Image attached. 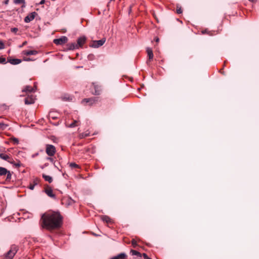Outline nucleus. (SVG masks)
Returning <instances> with one entry per match:
<instances>
[{
  "label": "nucleus",
  "mask_w": 259,
  "mask_h": 259,
  "mask_svg": "<svg viewBox=\"0 0 259 259\" xmlns=\"http://www.w3.org/2000/svg\"><path fill=\"white\" fill-rule=\"evenodd\" d=\"M42 227L48 230H53L60 227L62 218L58 212L49 211L41 217Z\"/></svg>",
  "instance_id": "obj_1"
},
{
  "label": "nucleus",
  "mask_w": 259,
  "mask_h": 259,
  "mask_svg": "<svg viewBox=\"0 0 259 259\" xmlns=\"http://www.w3.org/2000/svg\"><path fill=\"white\" fill-rule=\"evenodd\" d=\"M17 251V246L15 245L11 246L10 249L6 253L5 257L7 259H12Z\"/></svg>",
  "instance_id": "obj_2"
},
{
  "label": "nucleus",
  "mask_w": 259,
  "mask_h": 259,
  "mask_svg": "<svg viewBox=\"0 0 259 259\" xmlns=\"http://www.w3.org/2000/svg\"><path fill=\"white\" fill-rule=\"evenodd\" d=\"M46 152L49 156H53L56 153V150L55 147L53 145H46Z\"/></svg>",
  "instance_id": "obj_3"
},
{
  "label": "nucleus",
  "mask_w": 259,
  "mask_h": 259,
  "mask_svg": "<svg viewBox=\"0 0 259 259\" xmlns=\"http://www.w3.org/2000/svg\"><path fill=\"white\" fill-rule=\"evenodd\" d=\"M98 99L99 98L98 97H93L91 98L84 99L81 101V103L84 105H91L97 103L98 101Z\"/></svg>",
  "instance_id": "obj_4"
},
{
  "label": "nucleus",
  "mask_w": 259,
  "mask_h": 259,
  "mask_svg": "<svg viewBox=\"0 0 259 259\" xmlns=\"http://www.w3.org/2000/svg\"><path fill=\"white\" fill-rule=\"evenodd\" d=\"M105 41L106 39L104 38L99 40H94L90 45V47L95 48H98L102 46L105 43Z\"/></svg>",
  "instance_id": "obj_5"
},
{
  "label": "nucleus",
  "mask_w": 259,
  "mask_h": 259,
  "mask_svg": "<svg viewBox=\"0 0 259 259\" xmlns=\"http://www.w3.org/2000/svg\"><path fill=\"white\" fill-rule=\"evenodd\" d=\"M68 38L67 37L63 36H62L61 38H58V39H55L54 40V42L56 45H61L63 44H64L67 42Z\"/></svg>",
  "instance_id": "obj_6"
},
{
  "label": "nucleus",
  "mask_w": 259,
  "mask_h": 259,
  "mask_svg": "<svg viewBox=\"0 0 259 259\" xmlns=\"http://www.w3.org/2000/svg\"><path fill=\"white\" fill-rule=\"evenodd\" d=\"M35 97L32 95H27V97L25 98L24 102L26 105H30L33 104L35 100Z\"/></svg>",
  "instance_id": "obj_7"
},
{
  "label": "nucleus",
  "mask_w": 259,
  "mask_h": 259,
  "mask_svg": "<svg viewBox=\"0 0 259 259\" xmlns=\"http://www.w3.org/2000/svg\"><path fill=\"white\" fill-rule=\"evenodd\" d=\"M61 99L65 102H71L73 101V97L67 94H62L60 97Z\"/></svg>",
  "instance_id": "obj_8"
},
{
  "label": "nucleus",
  "mask_w": 259,
  "mask_h": 259,
  "mask_svg": "<svg viewBox=\"0 0 259 259\" xmlns=\"http://www.w3.org/2000/svg\"><path fill=\"white\" fill-rule=\"evenodd\" d=\"M45 193L50 197L53 198L54 199H56V196L55 194H54L53 190L51 187H48L45 190Z\"/></svg>",
  "instance_id": "obj_9"
},
{
  "label": "nucleus",
  "mask_w": 259,
  "mask_h": 259,
  "mask_svg": "<svg viewBox=\"0 0 259 259\" xmlns=\"http://www.w3.org/2000/svg\"><path fill=\"white\" fill-rule=\"evenodd\" d=\"M37 15V13L35 12H32L27 15L24 19V21L26 23H29L32 21L35 17Z\"/></svg>",
  "instance_id": "obj_10"
},
{
  "label": "nucleus",
  "mask_w": 259,
  "mask_h": 259,
  "mask_svg": "<svg viewBox=\"0 0 259 259\" xmlns=\"http://www.w3.org/2000/svg\"><path fill=\"white\" fill-rule=\"evenodd\" d=\"M36 90V87L32 88L31 86L29 85H26L24 87V88L22 90L23 92H25L26 94L27 93H31L32 92H34Z\"/></svg>",
  "instance_id": "obj_11"
},
{
  "label": "nucleus",
  "mask_w": 259,
  "mask_h": 259,
  "mask_svg": "<svg viewBox=\"0 0 259 259\" xmlns=\"http://www.w3.org/2000/svg\"><path fill=\"white\" fill-rule=\"evenodd\" d=\"M39 179H38V178H35L33 180V182H32V183H30L28 188L30 189V190H33L34 188V187L36 185H37L39 183Z\"/></svg>",
  "instance_id": "obj_12"
},
{
  "label": "nucleus",
  "mask_w": 259,
  "mask_h": 259,
  "mask_svg": "<svg viewBox=\"0 0 259 259\" xmlns=\"http://www.w3.org/2000/svg\"><path fill=\"white\" fill-rule=\"evenodd\" d=\"M86 40V37L85 36H82L77 39V44L78 45V48L81 47L85 43Z\"/></svg>",
  "instance_id": "obj_13"
},
{
  "label": "nucleus",
  "mask_w": 259,
  "mask_h": 259,
  "mask_svg": "<svg viewBox=\"0 0 259 259\" xmlns=\"http://www.w3.org/2000/svg\"><path fill=\"white\" fill-rule=\"evenodd\" d=\"M147 53L148 54V60H147V63H149V62L153 59V51L151 48H148L147 49Z\"/></svg>",
  "instance_id": "obj_14"
},
{
  "label": "nucleus",
  "mask_w": 259,
  "mask_h": 259,
  "mask_svg": "<svg viewBox=\"0 0 259 259\" xmlns=\"http://www.w3.org/2000/svg\"><path fill=\"white\" fill-rule=\"evenodd\" d=\"M8 62L13 65H17L20 64L22 61L21 59H12L8 58Z\"/></svg>",
  "instance_id": "obj_15"
},
{
  "label": "nucleus",
  "mask_w": 259,
  "mask_h": 259,
  "mask_svg": "<svg viewBox=\"0 0 259 259\" xmlns=\"http://www.w3.org/2000/svg\"><path fill=\"white\" fill-rule=\"evenodd\" d=\"M37 51L35 50H25L23 51V54L27 56L35 55L37 54Z\"/></svg>",
  "instance_id": "obj_16"
},
{
  "label": "nucleus",
  "mask_w": 259,
  "mask_h": 259,
  "mask_svg": "<svg viewBox=\"0 0 259 259\" xmlns=\"http://www.w3.org/2000/svg\"><path fill=\"white\" fill-rule=\"evenodd\" d=\"M127 256L125 253H121L117 255L112 257L111 259H124Z\"/></svg>",
  "instance_id": "obj_17"
},
{
  "label": "nucleus",
  "mask_w": 259,
  "mask_h": 259,
  "mask_svg": "<svg viewBox=\"0 0 259 259\" xmlns=\"http://www.w3.org/2000/svg\"><path fill=\"white\" fill-rule=\"evenodd\" d=\"M6 176V179L5 181L6 183H10L12 179V172L8 170Z\"/></svg>",
  "instance_id": "obj_18"
},
{
  "label": "nucleus",
  "mask_w": 259,
  "mask_h": 259,
  "mask_svg": "<svg viewBox=\"0 0 259 259\" xmlns=\"http://www.w3.org/2000/svg\"><path fill=\"white\" fill-rule=\"evenodd\" d=\"M8 170L5 168V167H0V176H6V175L7 174V172H8Z\"/></svg>",
  "instance_id": "obj_19"
},
{
  "label": "nucleus",
  "mask_w": 259,
  "mask_h": 259,
  "mask_svg": "<svg viewBox=\"0 0 259 259\" xmlns=\"http://www.w3.org/2000/svg\"><path fill=\"white\" fill-rule=\"evenodd\" d=\"M42 177L45 180V181H48L50 183H52V181H53L52 178L51 176H48V175H46L45 174H43L42 175Z\"/></svg>",
  "instance_id": "obj_20"
},
{
  "label": "nucleus",
  "mask_w": 259,
  "mask_h": 259,
  "mask_svg": "<svg viewBox=\"0 0 259 259\" xmlns=\"http://www.w3.org/2000/svg\"><path fill=\"white\" fill-rule=\"evenodd\" d=\"M68 46L69 50H74L78 48V45L74 43L69 44Z\"/></svg>",
  "instance_id": "obj_21"
},
{
  "label": "nucleus",
  "mask_w": 259,
  "mask_h": 259,
  "mask_svg": "<svg viewBox=\"0 0 259 259\" xmlns=\"http://www.w3.org/2000/svg\"><path fill=\"white\" fill-rule=\"evenodd\" d=\"M0 158L9 161V159H10V157L7 155L3 153H0Z\"/></svg>",
  "instance_id": "obj_22"
},
{
  "label": "nucleus",
  "mask_w": 259,
  "mask_h": 259,
  "mask_svg": "<svg viewBox=\"0 0 259 259\" xmlns=\"http://www.w3.org/2000/svg\"><path fill=\"white\" fill-rule=\"evenodd\" d=\"M101 219L103 221L107 223L111 222V219L107 215H103L101 217Z\"/></svg>",
  "instance_id": "obj_23"
},
{
  "label": "nucleus",
  "mask_w": 259,
  "mask_h": 259,
  "mask_svg": "<svg viewBox=\"0 0 259 259\" xmlns=\"http://www.w3.org/2000/svg\"><path fill=\"white\" fill-rule=\"evenodd\" d=\"M101 93V90L99 89L97 86H95V92L93 93L95 95H99Z\"/></svg>",
  "instance_id": "obj_24"
},
{
  "label": "nucleus",
  "mask_w": 259,
  "mask_h": 259,
  "mask_svg": "<svg viewBox=\"0 0 259 259\" xmlns=\"http://www.w3.org/2000/svg\"><path fill=\"white\" fill-rule=\"evenodd\" d=\"M90 135V132L87 131L85 133H82L80 135L81 139L84 138Z\"/></svg>",
  "instance_id": "obj_25"
},
{
  "label": "nucleus",
  "mask_w": 259,
  "mask_h": 259,
  "mask_svg": "<svg viewBox=\"0 0 259 259\" xmlns=\"http://www.w3.org/2000/svg\"><path fill=\"white\" fill-rule=\"evenodd\" d=\"M131 253H132V254L133 255H138V256H141V253L139 252H138V251H137L136 250L132 249L131 250Z\"/></svg>",
  "instance_id": "obj_26"
},
{
  "label": "nucleus",
  "mask_w": 259,
  "mask_h": 259,
  "mask_svg": "<svg viewBox=\"0 0 259 259\" xmlns=\"http://www.w3.org/2000/svg\"><path fill=\"white\" fill-rule=\"evenodd\" d=\"M77 122V121L76 120H75L72 123H71V124H69L68 125V126L69 127H75V126H76L77 125H76Z\"/></svg>",
  "instance_id": "obj_27"
},
{
  "label": "nucleus",
  "mask_w": 259,
  "mask_h": 259,
  "mask_svg": "<svg viewBox=\"0 0 259 259\" xmlns=\"http://www.w3.org/2000/svg\"><path fill=\"white\" fill-rule=\"evenodd\" d=\"M69 165H70V166L71 168H78V167H79V166L77 164H76L75 163H74V162L70 163Z\"/></svg>",
  "instance_id": "obj_28"
},
{
  "label": "nucleus",
  "mask_w": 259,
  "mask_h": 259,
  "mask_svg": "<svg viewBox=\"0 0 259 259\" xmlns=\"http://www.w3.org/2000/svg\"><path fill=\"white\" fill-rule=\"evenodd\" d=\"M14 3L15 4H22V3H25V1L24 0H15Z\"/></svg>",
  "instance_id": "obj_29"
},
{
  "label": "nucleus",
  "mask_w": 259,
  "mask_h": 259,
  "mask_svg": "<svg viewBox=\"0 0 259 259\" xmlns=\"http://www.w3.org/2000/svg\"><path fill=\"white\" fill-rule=\"evenodd\" d=\"M177 13L179 14H181L182 13V10L181 7H179V6H177Z\"/></svg>",
  "instance_id": "obj_30"
},
{
  "label": "nucleus",
  "mask_w": 259,
  "mask_h": 259,
  "mask_svg": "<svg viewBox=\"0 0 259 259\" xmlns=\"http://www.w3.org/2000/svg\"><path fill=\"white\" fill-rule=\"evenodd\" d=\"M0 63L1 64H6V58L1 57H0Z\"/></svg>",
  "instance_id": "obj_31"
},
{
  "label": "nucleus",
  "mask_w": 259,
  "mask_h": 259,
  "mask_svg": "<svg viewBox=\"0 0 259 259\" xmlns=\"http://www.w3.org/2000/svg\"><path fill=\"white\" fill-rule=\"evenodd\" d=\"M12 141L13 142L14 144H16L17 145V144H18V143H19L18 139L16 138H13L12 139Z\"/></svg>",
  "instance_id": "obj_32"
},
{
  "label": "nucleus",
  "mask_w": 259,
  "mask_h": 259,
  "mask_svg": "<svg viewBox=\"0 0 259 259\" xmlns=\"http://www.w3.org/2000/svg\"><path fill=\"white\" fill-rule=\"evenodd\" d=\"M132 244L134 247H136L137 246V241L135 239L132 240Z\"/></svg>",
  "instance_id": "obj_33"
},
{
  "label": "nucleus",
  "mask_w": 259,
  "mask_h": 259,
  "mask_svg": "<svg viewBox=\"0 0 259 259\" xmlns=\"http://www.w3.org/2000/svg\"><path fill=\"white\" fill-rule=\"evenodd\" d=\"M143 256L144 259H151L150 257H149L147 254L144 253L143 254Z\"/></svg>",
  "instance_id": "obj_34"
},
{
  "label": "nucleus",
  "mask_w": 259,
  "mask_h": 259,
  "mask_svg": "<svg viewBox=\"0 0 259 259\" xmlns=\"http://www.w3.org/2000/svg\"><path fill=\"white\" fill-rule=\"evenodd\" d=\"M7 126V125L3 124L2 123H0V127H1V129H4Z\"/></svg>",
  "instance_id": "obj_35"
},
{
  "label": "nucleus",
  "mask_w": 259,
  "mask_h": 259,
  "mask_svg": "<svg viewBox=\"0 0 259 259\" xmlns=\"http://www.w3.org/2000/svg\"><path fill=\"white\" fill-rule=\"evenodd\" d=\"M4 48V43L0 41V49H3Z\"/></svg>",
  "instance_id": "obj_36"
},
{
  "label": "nucleus",
  "mask_w": 259,
  "mask_h": 259,
  "mask_svg": "<svg viewBox=\"0 0 259 259\" xmlns=\"http://www.w3.org/2000/svg\"><path fill=\"white\" fill-rule=\"evenodd\" d=\"M47 159L49 160V161H51V162H53L54 161V159L53 158H52V157H48L47 158Z\"/></svg>",
  "instance_id": "obj_37"
},
{
  "label": "nucleus",
  "mask_w": 259,
  "mask_h": 259,
  "mask_svg": "<svg viewBox=\"0 0 259 259\" xmlns=\"http://www.w3.org/2000/svg\"><path fill=\"white\" fill-rule=\"evenodd\" d=\"M15 166H16V167H20V165H21V164H20V161H19L18 163H17L15 164Z\"/></svg>",
  "instance_id": "obj_38"
},
{
  "label": "nucleus",
  "mask_w": 259,
  "mask_h": 259,
  "mask_svg": "<svg viewBox=\"0 0 259 259\" xmlns=\"http://www.w3.org/2000/svg\"><path fill=\"white\" fill-rule=\"evenodd\" d=\"M208 31H208L207 29H205V30H204L202 31V33L203 34H205V33L208 34Z\"/></svg>",
  "instance_id": "obj_39"
},
{
  "label": "nucleus",
  "mask_w": 259,
  "mask_h": 259,
  "mask_svg": "<svg viewBox=\"0 0 259 259\" xmlns=\"http://www.w3.org/2000/svg\"><path fill=\"white\" fill-rule=\"evenodd\" d=\"M17 30H18V29L16 28H13L12 29V31H13V32H16L17 31Z\"/></svg>",
  "instance_id": "obj_40"
},
{
  "label": "nucleus",
  "mask_w": 259,
  "mask_h": 259,
  "mask_svg": "<svg viewBox=\"0 0 259 259\" xmlns=\"http://www.w3.org/2000/svg\"><path fill=\"white\" fill-rule=\"evenodd\" d=\"M45 0H41L40 1V2L39 3V4L40 5H42V4H45Z\"/></svg>",
  "instance_id": "obj_41"
},
{
  "label": "nucleus",
  "mask_w": 259,
  "mask_h": 259,
  "mask_svg": "<svg viewBox=\"0 0 259 259\" xmlns=\"http://www.w3.org/2000/svg\"><path fill=\"white\" fill-rule=\"evenodd\" d=\"M9 0H6L5 2H4V4L5 5H8L9 4Z\"/></svg>",
  "instance_id": "obj_42"
},
{
  "label": "nucleus",
  "mask_w": 259,
  "mask_h": 259,
  "mask_svg": "<svg viewBox=\"0 0 259 259\" xmlns=\"http://www.w3.org/2000/svg\"><path fill=\"white\" fill-rule=\"evenodd\" d=\"M155 40L156 42H158L159 41V39L158 37H156L155 38Z\"/></svg>",
  "instance_id": "obj_43"
},
{
  "label": "nucleus",
  "mask_w": 259,
  "mask_h": 259,
  "mask_svg": "<svg viewBox=\"0 0 259 259\" xmlns=\"http://www.w3.org/2000/svg\"><path fill=\"white\" fill-rule=\"evenodd\" d=\"M208 34H209V35H213L212 32H211L210 31H208Z\"/></svg>",
  "instance_id": "obj_44"
},
{
  "label": "nucleus",
  "mask_w": 259,
  "mask_h": 259,
  "mask_svg": "<svg viewBox=\"0 0 259 259\" xmlns=\"http://www.w3.org/2000/svg\"><path fill=\"white\" fill-rule=\"evenodd\" d=\"M22 6H21L22 8H25L26 7V5H25V3H22Z\"/></svg>",
  "instance_id": "obj_45"
},
{
  "label": "nucleus",
  "mask_w": 259,
  "mask_h": 259,
  "mask_svg": "<svg viewBox=\"0 0 259 259\" xmlns=\"http://www.w3.org/2000/svg\"><path fill=\"white\" fill-rule=\"evenodd\" d=\"M220 71V72H221V73H222L223 75H225V72H223V71H222V70H221Z\"/></svg>",
  "instance_id": "obj_46"
},
{
  "label": "nucleus",
  "mask_w": 259,
  "mask_h": 259,
  "mask_svg": "<svg viewBox=\"0 0 259 259\" xmlns=\"http://www.w3.org/2000/svg\"><path fill=\"white\" fill-rule=\"evenodd\" d=\"M26 44H27V42L25 41L23 42V44H22V46H24V45H25Z\"/></svg>",
  "instance_id": "obj_47"
},
{
  "label": "nucleus",
  "mask_w": 259,
  "mask_h": 259,
  "mask_svg": "<svg viewBox=\"0 0 259 259\" xmlns=\"http://www.w3.org/2000/svg\"><path fill=\"white\" fill-rule=\"evenodd\" d=\"M24 60H25V61H26H26H30V59L29 58L27 59H24Z\"/></svg>",
  "instance_id": "obj_48"
},
{
  "label": "nucleus",
  "mask_w": 259,
  "mask_h": 259,
  "mask_svg": "<svg viewBox=\"0 0 259 259\" xmlns=\"http://www.w3.org/2000/svg\"><path fill=\"white\" fill-rule=\"evenodd\" d=\"M249 1H250V2H253V0H249Z\"/></svg>",
  "instance_id": "obj_49"
}]
</instances>
